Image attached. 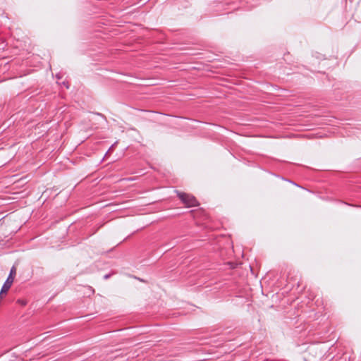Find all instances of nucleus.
Wrapping results in <instances>:
<instances>
[{
    "label": "nucleus",
    "instance_id": "2",
    "mask_svg": "<svg viewBox=\"0 0 361 361\" xmlns=\"http://www.w3.org/2000/svg\"><path fill=\"white\" fill-rule=\"evenodd\" d=\"M16 267H13L11 269V271H10V274L8 275V277H13L14 278V276L16 275Z\"/></svg>",
    "mask_w": 361,
    "mask_h": 361
},
{
    "label": "nucleus",
    "instance_id": "1",
    "mask_svg": "<svg viewBox=\"0 0 361 361\" xmlns=\"http://www.w3.org/2000/svg\"><path fill=\"white\" fill-rule=\"evenodd\" d=\"M177 195L183 203H184L188 207H195L198 204V202L196 198L191 195L180 192H177Z\"/></svg>",
    "mask_w": 361,
    "mask_h": 361
}]
</instances>
